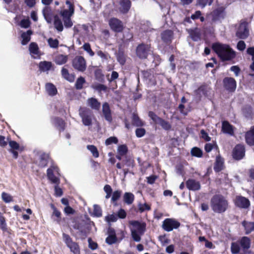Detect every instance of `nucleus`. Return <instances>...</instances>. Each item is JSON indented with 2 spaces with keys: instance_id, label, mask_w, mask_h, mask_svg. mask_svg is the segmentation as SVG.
<instances>
[{
  "instance_id": "f257e3e1",
  "label": "nucleus",
  "mask_w": 254,
  "mask_h": 254,
  "mask_svg": "<svg viewBox=\"0 0 254 254\" xmlns=\"http://www.w3.org/2000/svg\"><path fill=\"white\" fill-rule=\"evenodd\" d=\"M212 49L222 62L232 61L236 56V52L228 44L214 43Z\"/></svg>"
},
{
  "instance_id": "f03ea898",
  "label": "nucleus",
  "mask_w": 254,
  "mask_h": 254,
  "mask_svg": "<svg viewBox=\"0 0 254 254\" xmlns=\"http://www.w3.org/2000/svg\"><path fill=\"white\" fill-rule=\"evenodd\" d=\"M210 205L212 210L217 213L225 212L229 207L228 200L221 194H215L211 198Z\"/></svg>"
},
{
  "instance_id": "7ed1b4c3",
  "label": "nucleus",
  "mask_w": 254,
  "mask_h": 254,
  "mask_svg": "<svg viewBox=\"0 0 254 254\" xmlns=\"http://www.w3.org/2000/svg\"><path fill=\"white\" fill-rule=\"evenodd\" d=\"M79 115L82 119L83 124L85 126L92 125V118L94 117L93 112L87 107H80Z\"/></svg>"
},
{
  "instance_id": "20e7f679",
  "label": "nucleus",
  "mask_w": 254,
  "mask_h": 254,
  "mask_svg": "<svg viewBox=\"0 0 254 254\" xmlns=\"http://www.w3.org/2000/svg\"><path fill=\"white\" fill-rule=\"evenodd\" d=\"M151 52V44L144 43L138 44L135 50L136 56L141 60L146 59Z\"/></svg>"
},
{
  "instance_id": "39448f33",
  "label": "nucleus",
  "mask_w": 254,
  "mask_h": 254,
  "mask_svg": "<svg viewBox=\"0 0 254 254\" xmlns=\"http://www.w3.org/2000/svg\"><path fill=\"white\" fill-rule=\"evenodd\" d=\"M63 241L66 246L73 254H80V249L78 243L73 241L70 236L64 233L62 234Z\"/></svg>"
},
{
  "instance_id": "423d86ee",
  "label": "nucleus",
  "mask_w": 254,
  "mask_h": 254,
  "mask_svg": "<svg viewBox=\"0 0 254 254\" xmlns=\"http://www.w3.org/2000/svg\"><path fill=\"white\" fill-rule=\"evenodd\" d=\"M148 116L155 124L160 125L164 129L166 130H169L171 129L172 126L169 122L158 117L153 111H149L148 112Z\"/></svg>"
},
{
  "instance_id": "0eeeda50",
  "label": "nucleus",
  "mask_w": 254,
  "mask_h": 254,
  "mask_svg": "<svg viewBox=\"0 0 254 254\" xmlns=\"http://www.w3.org/2000/svg\"><path fill=\"white\" fill-rule=\"evenodd\" d=\"M246 148L244 144H238L235 145L232 151V158L236 161L243 159L245 156Z\"/></svg>"
},
{
  "instance_id": "6e6552de",
  "label": "nucleus",
  "mask_w": 254,
  "mask_h": 254,
  "mask_svg": "<svg viewBox=\"0 0 254 254\" xmlns=\"http://www.w3.org/2000/svg\"><path fill=\"white\" fill-rule=\"evenodd\" d=\"M223 88L229 93H234L237 88V81L231 77H225L222 81Z\"/></svg>"
},
{
  "instance_id": "1a4fd4ad",
  "label": "nucleus",
  "mask_w": 254,
  "mask_h": 254,
  "mask_svg": "<svg viewBox=\"0 0 254 254\" xmlns=\"http://www.w3.org/2000/svg\"><path fill=\"white\" fill-rule=\"evenodd\" d=\"M181 223L174 218H166L163 222L162 228L167 232L172 231L180 227Z\"/></svg>"
},
{
  "instance_id": "9d476101",
  "label": "nucleus",
  "mask_w": 254,
  "mask_h": 254,
  "mask_svg": "<svg viewBox=\"0 0 254 254\" xmlns=\"http://www.w3.org/2000/svg\"><path fill=\"white\" fill-rule=\"evenodd\" d=\"M110 29L116 33H121L124 29L123 22L116 17L111 18L108 21Z\"/></svg>"
},
{
  "instance_id": "9b49d317",
  "label": "nucleus",
  "mask_w": 254,
  "mask_h": 254,
  "mask_svg": "<svg viewBox=\"0 0 254 254\" xmlns=\"http://www.w3.org/2000/svg\"><path fill=\"white\" fill-rule=\"evenodd\" d=\"M72 66L76 70L83 72L86 68V61L82 56L75 57L72 61Z\"/></svg>"
},
{
  "instance_id": "f8f14e48",
  "label": "nucleus",
  "mask_w": 254,
  "mask_h": 254,
  "mask_svg": "<svg viewBox=\"0 0 254 254\" xmlns=\"http://www.w3.org/2000/svg\"><path fill=\"white\" fill-rule=\"evenodd\" d=\"M235 205L241 209H247L250 206V201L248 198L242 195H237L234 200Z\"/></svg>"
},
{
  "instance_id": "ddd939ff",
  "label": "nucleus",
  "mask_w": 254,
  "mask_h": 254,
  "mask_svg": "<svg viewBox=\"0 0 254 254\" xmlns=\"http://www.w3.org/2000/svg\"><path fill=\"white\" fill-rule=\"evenodd\" d=\"M236 35L238 38L241 39H245L249 36V31L247 22H244L240 23Z\"/></svg>"
},
{
  "instance_id": "4468645a",
  "label": "nucleus",
  "mask_w": 254,
  "mask_h": 254,
  "mask_svg": "<svg viewBox=\"0 0 254 254\" xmlns=\"http://www.w3.org/2000/svg\"><path fill=\"white\" fill-rule=\"evenodd\" d=\"M211 16L212 21L213 22L224 18L225 16V8L221 6L214 9L211 12Z\"/></svg>"
},
{
  "instance_id": "2eb2a0df",
  "label": "nucleus",
  "mask_w": 254,
  "mask_h": 254,
  "mask_svg": "<svg viewBox=\"0 0 254 254\" xmlns=\"http://www.w3.org/2000/svg\"><path fill=\"white\" fill-rule=\"evenodd\" d=\"M107 234L108 236L105 240L107 244L111 245L117 242L118 238L114 228L109 227L107 230Z\"/></svg>"
},
{
  "instance_id": "dca6fc26",
  "label": "nucleus",
  "mask_w": 254,
  "mask_h": 254,
  "mask_svg": "<svg viewBox=\"0 0 254 254\" xmlns=\"http://www.w3.org/2000/svg\"><path fill=\"white\" fill-rule=\"evenodd\" d=\"M50 206L51 209L53 210V212L51 214L52 219L55 221L57 223L60 224L62 222V214L61 212L58 209L54 204L50 203Z\"/></svg>"
},
{
  "instance_id": "f3484780",
  "label": "nucleus",
  "mask_w": 254,
  "mask_h": 254,
  "mask_svg": "<svg viewBox=\"0 0 254 254\" xmlns=\"http://www.w3.org/2000/svg\"><path fill=\"white\" fill-rule=\"evenodd\" d=\"M130 225H131L134 228V230L136 231L140 235H143L146 230V224L144 222H140L137 220H132L129 222Z\"/></svg>"
},
{
  "instance_id": "a211bd4d",
  "label": "nucleus",
  "mask_w": 254,
  "mask_h": 254,
  "mask_svg": "<svg viewBox=\"0 0 254 254\" xmlns=\"http://www.w3.org/2000/svg\"><path fill=\"white\" fill-rule=\"evenodd\" d=\"M0 229L3 233H5L8 235L12 234V230L8 228L6 223V218L3 214L0 212Z\"/></svg>"
},
{
  "instance_id": "6ab92c4d",
  "label": "nucleus",
  "mask_w": 254,
  "mask_h": 254,
  "mask_svg": "<svg viewBox=\"0 0 254 254\" xmlns=\"http://www.w3.org/2000/svg\"><path fill=\"white\" fill-rule=\"evenodd\" d=\"M52 123L60 132L64 131L65 129V122L61 118L55 117L52 119Z\"/></svg>"
},
{
  "instance_id": "aec40b11",
  "label": "nucleus",
  "mask_w": 254,
  "mask_h": 254,
  "mask_svg": "<svg viewBox=\"0 0 254 254\" xmlns=\"http://www.w3.org/2000/svg\"><path fill=\"white\" fill-rule=\"evenodd\" d=\"M102 113L106 121L111 123L113 121L111 110L109 104L105 102L102 105Z\"/></svg>"
},
{
  "instance_id": "412c9836",
  "label": "nucleus",
  "mask_w": 254,
  "mask_h": 254,
  "mask_svg": "<svg viewBox=\"0 0 254 254\" xmlns=\"http://www.w3.org/2000/svg\"><path fill=\"white\" fill-rule=\"evenodd\" d=\"M119 10L123 14L127 13L130 9L131 2L130 0H120Z\"/></svg>"
},
{
  "instance_id": "4be33fe9",
  "label": "nucleus",
  "mask_w": 254,
  "mask_h": 254,
  "mask_svg": "<svg viewBox=\"0 0 254 254\" xmlns=\"http://www.w3.org/2000/svg\"><path fill=\"white\" fill-rule=\"evenodd\" d=\"M225 168L224 159L220 155L216 157L215 162L214 164V170L216 173H218L223 170Z\"/></svg>"
},
{
  "instance_id": "5701e85b",
  "label": "nucleus",
  "mask_w": 254,
  "mask_h": 254,
  "mask_svg": "<svg viewBox=\"0 0 254 254\" xmlns=\"http://www.w3.org/2000/svg\"><path fill=\"white\" fill-rule=\"evenodd\" d=\"M38 166L40 168H45L47 166L50 160L52 161L49 154L43 153L39 156Z\"/></svg>"
},
{
  "instance_id": "b1692460",
  "label": "nucleus",
  "mask_w": 254,
  "mask_h": 254,
  "mask_svg": "<svg viewBox=\"0 0 254 254\" xmlns=\"http://www.w3.org/2000/svg\"><path fill=\"white\" fill-rule=\"evenodd\" d=\"M246 143L250 146H254V125L245 134Z\"/></svg>"
},
{
  "instance_id": "393cba45",
  "label": "nucleus",
  "mask_w": 254,
  "mask_h": 254,
  "mask_svg": "<svg viewBox=\"0 0 254 254\" xmlns=\"http://www.w3.org/2000/svg\"><path fill=\"white\" fill-rule=\"evenodd\" d=\"M211 90V88L206 83H203L197 89L195 90V93L199 95L202 94L204 96L207 97Z\"/></svg>"
},
{
  "instance_id": "a878e982",
  "label": "nucleus",
  "mask_w": 254,
  "mask_h": 254,
  "mask_svg": "<svg viewBox=\"0 0 254 254\" xmlns=\"http://www.w3.org/2000/svg\"><path fill=\"white\" fill-rule=\"evenodd\" d=\"M173 32L171 30H166L161 33V39L164 43L169 44L172 42L173 38Z\"/></svg>"
},
{
  "instance_id": "bb28decb",
  "label": "nucleus",
  "mask_w": 254,
  "mask_h": 254,
  "mask_svg": "<svg viewBox=\"0 0 254 254\" xmlns=\"http://www.w3.org/2000/svg\"><path fill=\"white\" fill-rule=\"evenodd\" d=\"M187 188L189 190H198L200 189V184L199 182L194 179H190L186 182Z\"/></svg>"
},
{
  "instance_id": "cd10ccee",
  "label": "nucleus",
  "mask_w": 254,
  "mask_h": 254,
  "mask_svg": "<svg viewBox=\"0 0 254 254\" xmlns=\"http://www.w3.org/2000/svg\"><path fill=\"white\" fill-rule=\"evenodd\" d=\"M87 105L90 107L92 109L99 111L101 107V103L97 100V99L91 97L87 100Z\"/></svg>"
},
{
  "instance_id": "c85d7f7f",
  "label": "nucleus",
  "mask_w": 254,
  "mask_h": 254,
  "mask_svg": "<svg viewBox=\"0 0 254 254\" xmlns=\"http://www.w3.org/2000/svg\"><path fill=\"white\" fill-rule=\"evenodd\" d=\"M222 131L224 133L229 134L231 135L234 134L232 126L227 121L222 122Z\"/></svg>"
},
{
  "instance_id": "c756f323",
  "label": "nucleus",
  "mask_w": 254,
  "mask_h": 254,
  "mask_svg": "<svg viewBox=\"0 0 254 254\" xmlns=\"http://www.w3.org/2000/svg\"><path fill=\"white\" fill-rule=\"evenodd\" d=\"M243 115L248 119H252L254 115L252 107L250 105H245L242 109Z\"/></svg>"
},
{
  "instance_id": "7c9ffc66",
  "label": "nucleus",
  "mask_w": 254,
  "mask_h": 254,
  "mask_svg": "<svg viewBox=\"0 0 254 254\" xmlns=\"http://www.w3.org/2000/svg\"><path fill=\"white\" fill-rule=\"evenodd\" d=\"M62 77L70 82H72L75 79V75L74 74H70L67 69L64 67L62 68L61 70Z\"/></svg>"
},
{
  "instance_id": "2f4dec72",
  "label": "nucleus",
  "mask_w": 254,
  "mask_h": 254,
  "mask_svg": "<svg viewBox=\"0 0 254 254\" xmlns=\"http://www.w3.org/2000/svg\"><path fill=\"white\" fill-rule=\"evenodd\" d=\"M32 33L33 32L31 30H28L26 32H23L21 34V44L22 45H26L31 40V35Z\"/></svg>"
},
{
  "instance_id": "473e14b6",
  "label": "nucleus",
  "mask_w": 254,
  "mask_h": 254,
  "mask_svg": "<svg viewBox=\"0 0 254 254\" xmlns=\"http://www.w3.org/2000/svg\"><path fill=\"white\" fill-rule=\"evenodd\" d=\"M42 12L46 21L47 23H51L52 21L53 18L54 17L51 8L48 7H45L43 9Z\"/></svg>"
},
{
  "instance_id": "72a5a7b5",
  "label": "nucleus",
  "mask_w": 254,
  "mask_h": 254,
  "mask_svg": "<svg viewBox=\"0 0 254 254\" xmlns=\"http://www.w3.org/2000/svg\"><path fill=\"white\" fill-rule=\"evenodd\" d=\"M117 61L121 65H124L126 62V55L123 49H119L116 54Z\"/></svg>"
},
{
  "instance_id": "f704fd0d",
  "label": "nucleus",
  "mask_w": 254,
  "mask_h": 254,
  "mask_svg": "<svg viewBox=\"0 0 254 254\" xmlns=\"http://www.w3.org/2000/svg\"><path fill=\"white\" fill-rule=\"evenodd\" d=\"M45 87L48 95L51 96H54L58 93L56 86L52 83H47L46 84Z\"/></svg>"
},
{
  "instance_id": "c9c22d12",
  "label": "nucleus",
  "mask_w": 254,
  "mask_h": 254,
  "mask_svg": "<svg viewBox=\"0 0 254 254\" xmlns=\"http://www.w3.org/2000/svg\"><path fill=\"white\" fill-rule=\"evenodd\" d=\"M242 224L245 228V234L246 235H248L252 231H254V222H248L244 220L242 222Z\"/></svg>"
},
{
  "instance_id": "e433bc0d",
  "label": "nucleus",
  "mask_w": 254,
  "mask_h": 254,
  "mask_svg": "<svg viewBox=\"0 0 254 254\" xmlns=\"http://www.w3.org/2000/svg\"><path fill=\"white\" fill-rule=\"evenodd\" d=\"M240 244L244 250H248L251 247V239L246 236L242 237Z\"/></svg>"
},
{
  "instance_id": "4c0bfd02",
  "label": "nucleus",
  "mask_w": 254,
  "mask_h": 254,
  "mask_svg": "<svg viewBox=\"0 0 254 254\" xmlns=\"http://www.w3.org/2000/svg\"><path fill=\"white\" fill-rule=\"evenodd\" d=\"M54 25L55 28L59 32H62L64 29L63 24L62 20L58 15L54 16Z\"/></svg>"
},
{
  "instance_id": "58836bf2",
  "label": "nucleus",
  "mask_w": 254,
  "mask_h": 254,
  "mask_svg": "<svg viewBox=\"0 0 254 254\" xmlns=\"http://www.w3.org/2000/svg\"><path fill=\"white\" fill-rule=\"evenodd\" d=\"M190 36L193 41H197L200 39V33L197 29H190L188 31Z\"/></svg>"
},
{
  "instance_id": "ea45409f",
  "label": "nucleus",
  "mask_w": 254,
  "mask_h": 254,
  "mask_svg": "<svg viewBox=\"0 0 254 254\" xmlns=\"http://www.w3.org/2000/svg\"><path fill=\"white\" fill-rule=\"evenodd\" d=\"M52 66V63L47 61L41 62L39 64V69L44 72L49 70L51 68Z\"/></svg>"
},
{
  "instance_id": "a19ab883",
  "label": "nucleus",
  "mask_w": 254,
  "mask_h": 254,
  "mask_svg": "<svg viewBox=\"0 0 254 254\" xmlns=\"http://www.w3.org/2000/svg\"><path fill=\"white\" fill-rule=\"evenodd\" d=\"M132 123L133 125L136 127H142L144 125V122L135 113H133L132 116Z\"/></svg>"
},
{
  "instance_id": "79ce46f5",
  "label": "nucleus",
  "mask_w": 254,
  "mask_h": 254,
  "mask_svg": "<svg viewBox=\"0 0 254 254\" xmlns=\"http://www.w3.org/2000/svg\"><path fill=\"white\" fill-rule=\"evenodd\" d=\"M134 199V195L131 192H125L123 196V200L127 204H131Z\"/></svg>"
},
{
  "instance_id": "37998d69",
  "label": "nucleus",
  "mask_w": 254,
  "mask_h": 254,
  "mask_svg": "<svg viewBox=\"0 0 254 254\" xmlns=\"http://www.w3.org/2000/svg\"><path fill=\"white\" fill-rule=\"evenodd\" d=\"M68 60V57L66 55H59L55 59L56 63L57 64L62 65L65 64Z\"/></svg>"
},
{
  "instance_id": "c03bdc74",
  "label": "nucleus",
  "mask_w": 254,
  "mask_h": 254,
  "mask_svg": "<svg viewBox=\"0 0 254 254\" xmlns=\"http://www.w3.org/2000/svg\"><path fill=\"white\" fill-rule=\"evenodd\" d=\"M94 75L96 80L103 82L104 81V75L102 72V70L100 68H97L94 71Z\"/></svg>"
},
{
  "instance_id": "a18cd8bd",
  "label": "nucleus",
  "mask_w": 254,
  "mask_h": 254,
  "mask_svg": "<svg viewBox=\"0 0 254 254\" xmlns=\"http://www.w3.org/2000/svg\"><path fill=\"white\" fill-rule=\"evenodd\" d=\"M86 82L85 78L82 76L79 77L75 83V87L77 90H81L83 88V84Z\"/></svg>"
},
{
  "instance_id": "49530a36",
  "label": "nucleus",
  "mask_w": 254,
  "mask_h": 254,
  "mask_svg": "<svg viewBox=\"0 0 254 254\" xmlns=\"http://www.w3.org/2000/svg\"><path fill=\"white\" fill-rule=\"evenodd\" d=\"M87 148L92 153L93 157L95 158H98L99 156V151L97 148L94 145H88Z\"/></svg>"
},
{
  "instance_id": "de8ad7c7",
  "label": "nucleus",
  "mask_w": 254,
  "mask_h": 254,
  "mask_svg": "<svg viewBox=\"0 0 254 254\" xmlns=\"http://www.w3.org/2000/svg\"><path fill=\"white\" fill-rule=\"evenodd\" d=\"M191 154L193 156L200 158L202 156L203 152L199 148L194 147L191 149Z\"/></svg>"
},
{
  "instance_id": "09e8293b",
  "label": "nucleus",
  "mask_w": 254,
  "mask_h": 254,
  "mask_svg": "<svg viewBox=\"0 0 254 254\" xmlns=\"http://www.w3.org/2000/svg\"><path fill=\"white\" fill-rule=\"evenodd\" d=\"M9 145L10 147V149L18 150L20 152L23 150V147H20L18 143L14 140H10L8 142Z\"/></svg>"
},
{
  "instance_id": "8fccbe9b",
  "label": "nucleus",
  "mask_w": 254,
  "mask_h": 254,
  "mask_svg": "<svg viewBox=\"0 0 254 254\" xmlns=\"http://www.w3.org/2000/svg\"><path fill=\"white\" fill-rule=\"evenodd\" d=\"M247 53L252 56V63L250 66V69L254 71V47H249L247 50Z\"/></svg>"
},
{
  "instance_id": "3c124183",
  "label": "nucleus",
  "mask_w": 254,
  "mask_h": 254,
  "mask_svg": "<svg viewBox=\"0 0 254 254\" xmlns=\"http://www.w3.org/2000/svg\"><path fill=\"white\" fill-rule=\"evenodd\" d=\"M117 152L121 155H126L128 152V148L126 144L120 145L118 147Z\"/></svg>"
},
{
  "instance_id": "603ef678",
  "label": "nucleus",
  "mask_w": 254,
  "mask_h": 254,
  "mask_svg": "<svg viewBox=\"0 0 254 254\" xmlns=\"http://www.w3.org/2000/svg\"><path fill=\"white\" fill-rule=\"evenodd\" d=\"M29 51L31 53L37 55L39 52V47L36 43L32 42L29 45Z\"/></svg>"
},
{
  "instance_id": "864d4df0",
  "label": "nucleus",
  "mask_w": 254,
  "mask_h": 254,
  "mask_svg": "<svg viewBox=\"0 0 254 254\" xmlns=\"http://www.w3.org/2000/svg\"><path fill=\"white\" fill-rule=\"evenodd\" d=\"M122 195V191L121 190H117L113 192L111 201L116 204L117 201L119 199Z\"/></svg>"
},
{
  "instance_id": "5fc2aeb1",
  "label": "nucleus",
  "mask_w": 254,
  "mask_h": 254,
  "mask_svg": "<svg viewBox=\"0 0 254 254\" xmlns=\"http://www.w3.org/2000/svg\"><path fill=\"white\" fill-rule=\"evenodd\" d=\"M92 88L98 91L99 92H101L102 91L106 92L108 90V87L107 86L100 83H98L95 85L92 86Z\"/></svg>"
},
{
  "instance_id": "6e6d98bb",
  "label": "nucleus",
  "mask_w": 254,
  "mask_h": 254,
  "mask_svg": "<svg viewBox=\"0 0 254 254\" xmlns=\"http://www.w3.org/2000/svg\"><path fill=\"white\" fill-rule=\"evenodd\" d=\"M231 251L232 254H237L240 251V247L236 242H233L231 245Z\"/></svg>"
},
{
  "instance_id": "4d7b16f0",
  "label": "nucleus",
  "mask_w": 254,
  "mask_h": 254,
  "mask_svg": "<svg viewBox=\"0 0 254 254\" xmlns=\"http://www.w3.org/2000/svg\"><path fill=\"white\" fill-rule=\"evenodd\" d=\"M48 43L51 48L56 49L59 47V41L57 39H54L52 38H50L48 40Z\"/></svg>"
},
{
  "instance_id": "13d9d810",
  "label": "nucleus",
  "mask_w": 254,
  "mask_h": 254,
  "mask_svg": "<svg viewBox=\"0 0 254 254\" xmlns=\"http://www.w3.org/2000/svg\"><path fill=\"white\" fill-rule=\"evenodd\" d=\"M124 164L128 167H133L134 166V161L130 157L126 156L124 160Z\"/></svg>"
},
{
  "instance_id": "bf43d9fd",
  "label": "nucleus",
  "mask_w": 254,
  "mask_h": 254,
  "mask_svg": "<svg viewBox=\"0 0 254 254\" xmlns=\"http://www.w3.org/2000/svg\"><path fill=\"white\" fill-rule=\"evenodd\" d=\"M213 0H197V4L201 8H203L207 5H211Z\"/></svg>"
},
{
  "instance_id": "052dcab7",
  "label": "nucleus",
  "mask_w": 254,
  "mask_h": 254,
  "mask_svg": "<svg viewBox=\"0 0 254 254\" xmlns=\"http://www.w3.org/2000/svg\"><path fill=\"white\" fill-rule=\"evenodd\" d=\"M119 142L118 139L116 136H111L105 140V144L107 146L112 144H117Z\"/></svg>"
},
{
  "instance_id": "680f3d73",
  "label": "nucleus",
  "mask_w": 254,
  "mask_h": 254,
  "mask_svg": "<svg viewBox=\"0 0 254 254\" xmlns=\"http://www.w3.org/2000/svg\"><path fill=\"white\" fill-rule=\"evenodd\" d=\"M93 215L96 217H100L102 214V211L100 206L95 204L94 205Z\"/></svg>"
},
{
  "instance_id": "e2e57ef3",
  "label": "nucleus",
  "mask_w": 254,
  "mask_h": 254,
  "mask_svg": "<svg viewBox=\"0 0 254 254\" xmlns=\"http://www.w3.org/2000/svg\"><path fill=\"white\" fill-rule=\"evenodd\" d=\"M131 235L132 239L135 242H139L141 240V235L139 234L136 230H131Z\"/></svg>"
},
{
  "instance_id": "0e129e2a",
  "label": "nucleus",
  "mask_w": 254,
  "mask_h": 254,
  "mask_svg": "<svg viewBox=\"0 0 254 254\" xmlns=\"http://www.w3.org/2000/svg\"><path fill=\"white\" fill-rule=\"evenodd\" d=\"M60 15L63 18H71L74 13H71L70 11L67 9H64L60 12Z\"/></svg>"
},
{
  "instance_id": "69168bd1",
  "label": "nucleus",
  "mask_w": 254,
  "mask_h": 254,
  "mask_svg": "<svg viewBox=\"0 0 254 254\" xmlns=\"http://www.w3.org/2000/svg\"><path fill=\"white\" fill-rule=\"evenodd\" d=\"M151 209L150 206L145 203L144 204L140 203L138 204V210L141 213L146 211V210H150Z\"/></svg>"
},
{
  "instance_id": "338daca9",
  "label": "nucleus",
  "mask_w": 254,
  "mask_h": 254,
  "mask_svg": "<svg viewBox=\"0 0 254 254\" xmlns=\"http://www.w3.org/2000/svg\"><path fill=\"white\" fill-rule=\"evenodd\" d=\"M2 199L5 203H9L12 201V197L7 193L3 192L1 194Z\"/></svg>"
},
{
  "instance_id": "774afa93",
  "label": "nucleus",
  "mask_w": 254,
  "mask_h": 254,
  "mask_svg": "<svg viewBox=\"0 0 254 254\" xmlns=\"http://www.w3.org/2000/svg\"><path fill=\"white\" fill-rule=\"evenodd\" d=\"M117 220L118 217L116 214H110L105 217V220L108 223L116 222Z\"/></svg>"
}]
</instances>
